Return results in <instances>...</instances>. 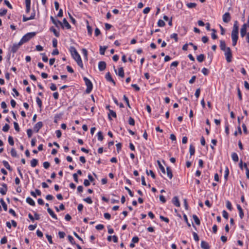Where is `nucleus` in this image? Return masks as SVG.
<instances>
[{
    "label": "nucleus",
    "instance_id": "obj_25",
    "mask_svg": "<svg viewBox=\"0 0 249 249\" xmlns=\"http://www.w3.org/2000/svg\"><path fill=\"white\" fill-rule=\"evenodd\" d=\"M2 163H3V165L4 166V167L7 169H8V170L9 171H11L12 170V169L11 168V166H10L9 164L8 163V162L6 161V160H3L2 161Z\"/></svg>",
    "mask_w": 249,
    "mask_h": 249
},
{
    "label": "nucleus",
    "instance_id": "obj_6",
    "mask_svg": "<svg viewBox=\"0 0 249 249\" xmlns=\"http://www.w3.org/2000/svg\"><path fill=\"white\" fill-rule=\"evenodd\" d=\"M222 19L225 23H228L231 19L230 14L229 12L225 13L223 15Z\"/></svg>",
    "mask_w": 249,
    "mask_h": 249
},
{
    "label": "nucleus",
    "instance_id": "obj_28",
    "mask_svg": "<svg viewBox=\"0 0 249 249\" xmlns=\"http://www.w3.org/2000/svg\"><path fill=\"white\" fill-rule=\"evenodd\" d=\"M231 158L232 160L235 161L237 162L238 161V156L237 154L236 153H233L231 154Z\"/></svg>",
    "mask_w": 249,
    "mask_h": 249
},
{
    "label": "nucleus",
    "instance_id": "obj_27",
    "mask_svg": "<svg viewBox=\"0 0 249 249\" xmlns=\"http://www.w3.org/2000/svg\"><path fill=\"white\" fill-rule=\"evenodd\" d=\"M193 219L195 221V222L196 223V224L197 225H199L200 224V221L199 219V218H198V217L196 215H193Z\"/></svg>",
    "mask_w": 249,
    "mask_h": 249
},
{
    "label": "nucleus",
    "instance_id": "obj_51",
    "mask_svg": "<svg viewBox=\"0 0 249 249\" xmlns=\"http://www.w3.org/2000/svg\"><path fill=\"white\" fill-rule=\"evenodd\" d=\"M160 218L161 220H162L167 223H169V220L167 217H164L163 216L160 215Z\"/></svg>",
    "mask_w": 249,
    "mask_h": 249
},
{
    "label": "nucleus",
    "instance_id": "obj_7",
    "mask_svg": "<svg viewBox=\"0 0 249 249\" xmlns=\"http://www.w3.org/2000/svg\"><path fill=\"white\" fill-rule=\"evenodd\" d=\"M22 45V44H20V42L19 41L18 44H13L12 48H11V52L13 53H15L17 52V51L18 50V49L19 48L20 46Z\"/></svg>",
    "mask_w": 249,
    "mask_h": 249
},
{
    "label": "nucleus",
    "instance_id": "obj_10",
    "mask_svg": "<svg viewBox=\"0 0 249 249\" xmlns=\"http://www.w3.org/2000/svg\"><path fill=\"white\" fill-rule=\"evenodd\" d=\"M2 188H0V193L2 195H5L6 194V192L7 191V185L5 183H3L2 184Z\"/></svg>",
    "mask_w": 249,
    "mask_h": 249
},
{
    "label": "nucleus",
    "instance_id": "obj_30",
    "mask_svg": "<svg viewBox=\"0 0 249 249\" xmlns=\"http://www.w3.org/2000/svg\"><path fill=\"white\" fill-rule=\"evenodd\" d=\"M63 23L67 29H70L71 28L70 24L68 23L66 18L63 19Z\"/></svg>",
    "mask_w": 249,
    "mask_h": 249
},
{
    "label": "nucleus",
    "instance_id": "obj_2",
    "mask_svg": "<svg viewBox=\"0 0 249 249\" xmlns=\"http://www.w3.org/2000/svg\"><path fill=\"white\" fill-rule=\"evenodd\" d=\"M36 35V33L35 32H31L26 34L22 37L20 40V44H23V43L28 41L30 39L34 37Z\"/></svg>",
    "mask_w": 249,
    "mask_h": 249
},
{
    "label": "nucleus",
    "instance_id": "obj_61",
    "mask_svg": "<svg viewBox=\"0 0 249 249\" xmlns=\"http://www.w3.org/2000/svg\"><path fill=\"white\" fill-rule=\"evenodd\" d=\"M27 135L28 136L29 138H30L32 137V134H33V131H32V130L31 129H28L27 130Z\"/></svg>",
    "mask_w": 249,
    "mask_h": 249
},
{
    "label": "nucleus",
    "instance_id": "obj_24",
    "mask_svg": "<svg viewBox=\"0 0 249 249\" xmlns=\"http://www.w3.org/2000/svg\"><path fill=\"white\" fill-rule=\"evenodd\" d=\"M118 75L121 77L124 76V71L123 67H121L118 70Z\"/></svg>",
    "mask_w": 249,
    "mask_h": 249
},
{
    "label": "nucleus",
    "instance_id": "obj_41",
    "mask_svg": "<svg viewBox=\"0 0 249 249\" xmlns=\"http://www.w3.org/2000/svg\"><path fill=\"white\" fill-rule=\"evenodd\" d=\"M196 3H188L187 4V6L189 8H193L196 7Z\"/></svg>",
    "mask_w": 249,
    "mask_h": 249
},
{
    "label": "nucleus",
    "instance_id": "obj_55",
    "mask_svg": "<svg viewBox=\"0 0 249 249\" xmlns=\"http://www.w3.org/2000/svg\"><path fill=\"white\" fill-rule=\"evenodd\" d=\"M202 72L205 75H207L209 73V71L207 68H204L202 69Z\"/></svg>",
    "mask_w": 249,
    "mask_h": 249
},
{
    "label": "nucleus",
    "instance_id": "obj_4",
    "mask_svg": "<svg viewBox=\"0 0 249 249\" xmlns=\"http://www.w3.org/2000/svg\"><path fill=\"white\" fill-rule=\"evenodd\" d=\"M224 51L225 52L224 54L225 55L226 59L227 62H231V61L232 58V53L230 48L227 47V50Z\"/></svg>",
    "mask_w": 249,
    "mask_h": 249
},
{
    "label": "nucleus",
    "instance_id": "obj_43",
    "mask_svg": "<svg viewBox=\"0 0 249 249\" xmlns=\"http://www.w3.org/2000/svg\"><path fill=\"white\" fill-rule=\"evenodd\" d=\"M226 207L230 211L232 209L231 204L229 200L226 201Z\"/></svg>",
    "mask_w": 249,
    "mask_h": 249
},
{
    "label": "nucleus",
    "instance_id": "obj_19",
    "mask_svg": "<svg viewBox=\"0 0 249 249\" xmlns=\"http://www.w3.org/2000/svg\"><path fill=\"white\" fill-rule=\"evenodd\" d=\"M47 211L48 212V213L52 216V217L55 219H57V217L56 215V214L54 213V212L53 211V210L48 208L47 209Z\"/></svg>",
    "mask_w": 249,
    "mask_h": 249
},
{
    "label": "nucleus",
    "instance_id": "obj_3",
    "mask_svg": "<svg viewBox=\"0 0 249 249\" xmlns=\"http://www.w3.org/2000/svg\"><path fill=\"white\" fill-rule=\"evenodd\" d=\"M83 79H84V80L85 82V84L87 86V89L86 90V92L87 93H89L92 89V87H93L92 84L91 82L88 78H87L86 77H84Z\"/></svg>",
    "mask_w": 249,
    "mask_h": 249
},
{
    "label": "nucleus",
    "instance_id": "obj_32",
    "mask_svg": "<svg viewBox=\"0 0 249 249\" xmlns=\"http://www.w3.org/2000/svg\"><path fill=\"white\" fill-rule=\"evenodd\" d=\"M87 22V29H88V34L91 36V34H92V28L89 25V21L88 20H87L86 21Z\"/></svg>",
    "mask_w": 249,
    "mask_h": 249
},
{
    "label": "nucleus",
    "instance_id": "obj_45",
    "mask_svg": "<svg viewBox=\"0 0 249 249\" xmlns=\"http://www.w3.org/2000/svg\"><path fill=\"white\" fill-rule=\"evenodd\" d=\"M10 126L8 124H5L2 127V131L7 132L9 129Z\"/></svg>",
    "mask_w": 249,
    "mask_h": 249
},
{
    "label": "nucleus",
    "instance_id": "obj_56",
    "mask_svg": "<svg viewBox=\"0 0 249 249\" xmlns=\"http://www.w3.org/2000/svg\"><path fill=\"white\" fill-rule=\"evenodd\" d=\"M25 4H26V11L27 13H29L30 11L31 3H25Z\"/></svg>",
    "mask_w": 249,
    "mask_h": 249
},
{
    "label": "nucleus",
    "instance_id": "obj_35",
    "mask_svg": "<svg viewBox=\"0 0 249 249\" xmlns=\"http://www.w3.org/2000/svg\"><path fill=\"white\" fill-rule=\"evenodd\" d=\"M50 31L53 32L54 35L58 37L59 36V33L58 32L56 29H55L53 27H51L50 28Z\"/></svg>",
    "mask_w": 249,
    "mask_h": 249
},
{
    "label": "nucleus",
    "instance_id": "obj_54",
    "mask_svg": "<svg viewBox=\"0 0 249 249\" xmlns=\"http://www.w3.org/2000/svg\"><path fill=\"white\" fill-rule=\"evenodd\" d=\"M222 215H223V216L225 219H228L229 214H228V213L225 210L223 211Z\"/></svg>",
    "mask_w": 249,
    "mask_h": 249
},
{
    "label": "nucleus",
    "instance_id": "obj_34",
    "mask_svg": "<svg viewBox=\"0 0 249 249\" xmlns=\"http://www.w3.org/2000/svg\"><path fill=\"white\" fill-rule=\"evenodd\" d=\"M211 31L213 32L212 33V38L213 39H216L217 38V35L215 34V33L216 32V30L214 29H213L211 30Z\"/></svg>",
    "mask_w": 249,
    "mask_h": 249
},
{
    "label": "nucleus",
    "instance_id": "obj_1",
    "mask_svg": "<svg viewBox=\"0 0 249 249\" xmlns=\"http://www.w3.org/2000/svg\"><path fill=\"white\" fill-rule=\"evenodd\" d=\"M238 26L237 21L234 22L233 29L231 32V38L232 41V45L235 46L238 38Z\"/></svg>",
    "mask_w": 249,
    "mask_h": 249
},
{
    "label": "nucleus",
    "instance_id": "obj_9",
    "mask_svg": "<svg viewBox=\"0 0 249 249\" xmlns=\"http://www.w3.org/2000/svg\"><path fill=\"white\" fill-rule=\"evenodd\" d=\"M98 68L100 71L105 70L106 68V63L105 61H100L98 64Z\"/></svg>",
    "mask_w": 249,
    "mask_h": 249
},
{
    "label": "nucleus",
    "instance_id": "obj_64",
    "mask_svg": "<svg viewBox=\"0 0 249 249\" xmlns=\"http://www.w3.org/2000/svg\"><path fill=\"white\" fill-rule=\"evenodd\" d=\"M139 238L137 236H135V237H133V238L132 239V242L133 243H137L139 242Z\"/></svg>",
    "mask_w": 249,
    "mask_h": 249
},
{
    "label": "nucleus",
    "instance_id": "obj_20",
    "mask_svg": "<svg viewBox=\"0 0 249 249\" xmlns=\"http://www.w3.org/2000/svg\"><path fill=\"white\" fill-rule=\"evenodd\" d=\"M237 208L239 212V216H240V218L242 219V218H243V217L244 216V213H243V210H242L241 207L240 206V205H239V204L237 205Z\"/></svg>",
    "mask_w": 249,
    "mask_h": 249
},
{
    "label": "nucleus",
    "instance_id": "obj_23",
    "mask_svg": "<svg viewBox=\"0 0 249 249\" xmlns=\"http://www.w3.org/2000/svg\"><path fill=\"white\" fill-rule=\"evenodd\" d=\"M26 202L29 204L30 205H31V206H35V201L33 200V199L32 198H31V197H28L27 198H26Z\"/></svg>",
    "mask_w": 249,
    "mask_h": 249
},
{
    "label": "nucleus",
    "instance_id": "obj_22",
    "mask_svg": "<svg viewBox=\"0 0 249 249\" xmlns=\"http://www.w3.org/2000/svg\"><path fill=\"white\" fill-rule=\"evenodd\" d=\"M111 238H113V241L114 243H117L118 242V237L116 235L113 236H108L107 237V240L108 241H111Z\"/></svg>",
    "mask_w": 249,
    "mask_h": 249
},
{
    "label": "nucleus",
    "instance_id": "obj_39",
    "mask_svg": "<svg viewBox=\"0 0 249 249\" xmlns=\"http://www.w3.org/2000/svg\"><path fill=\"white\" fill-rule=\"evenodd\" d=\"M8 142H9L10 145H14V142L13 137L12 136H9L8 137Z\"/></svg>",
    "mask_w": 249,
    "mask_h": 249
},
{
    "label": "nucleus",
    "instance_id": "obj_57",
    "mask_svg": "<svg viewBox=\"0 0 249 249\" xmlns=\"http://www.w3.org/2000/svg\"><path fill=\"white\" fill-rule=\"evenodd\" d=\"M82 51L84 55V56L85 57L86 59L88 60V52L87 50L86 49H83Z\"/></svg>",
    "mask_w": 249,
    "mask_h": 249
},
{
    "label": "nucleus",
    "instance_id": "obj_50",
    "mask_svg": "<svg viewBox=\"0 0 249 249\" xmlns=\"http://www.w3.org/2000/svg\"><path fill=\"white\" fill-rule=\"evenodd\" d=\"M84 201L88 203V204H91L92 203V200H91V198L89 197H88L86 198H84Z\"/></svg>",
    "mask_w": 249,
    "mask_h": 249
},
{
    "label": "nucleus",
    "instance_id": "obj_36",
    "mask_svg": "<svg viewBox=\"0 0 249 249\" xmlns=\"http://www.w3.org/2000/svg\"><path fill=\"white\" fill-rule=\"evenodd\" d=\"M158 163L159 166V168L162 173L165 174V170L164 167L161 165L160 161H158Z\"/></svg>",
    "mask_w": 249,
    "mask_h": 249
},
{
    "label": "nucleus",
    "instance_id": "obj_42",
    "mask_svg": "<svg viewBox=\"0 0 249 249\" xmlns=\"http://www.w3.org/2000/svg\"><path fill=\"white\" fill-rule=\"evenodd\" d=\"M123 99H124V101L125 102V103H126L127 106L129 108H131L130 106L129 105L128 98L126 96V95H124Z\"/></svg>",
    "mask_w": 249,
    "mask_h": 249
},
{
    "label": "nucleus",
    "instance_id": "obj_17",
    "mask_svg": "<svg viewBox=\"0 0 249 249\" xmlns=\"http://www.w3.org/2000/svg\"><path fill=\"white\" fill-rule=\"evenodd\" d=\"M220 47L221 50L223 51L227 50V47H226L225 41H224V40L220 41Z\"/></svg>",
    "mask_w": 249,
    "mask_h": 249
},
{
    "label": "nucleus",
    "instance_id": "obj_8",
    "mask_svg": "<svg viewBox=\"0 0 249 249\" xmlns=\"http://www.w3.org/2000/svg\"><path fill=\"white\" fill-rule=\"evenodd\" d=\"M247 24H244L241 29L240 30V35L241 36L243 37L247 34Z\"/></svg>",
    "mask_w": 249,
    "mask_h": 249
},
{
    "label": "nucleus",
    "instance_id": "obj_63",
    "mask_svg": "<svg viewBox=\"0 0 249 249\" xmlns=\"http://www.w3.org/2000/svg\"><path fill=\"white\" fill-rule=\"evenodd\" d=\"M193 236H194V238L196 242H198L199 241V237L197 235V233L195 232H193Z\"/></svg>",
    "mask_w": 249,
    "mask_h": 249
},
{
    "label": "nucleus",
    "instance_id": "obj_53",
    "mask_svg": "<svg viewBox=\"0 0 249 249\" xmlns=\"http://www.w3.org/2000/svg\"><path fill=\"white\" fill-rule=\"evenodd\" d=\"M171 38H174L176 42H177L178 40V35L176 33H174L171 35Z\"/></svg>",
    "mask_w": 249,
    "mask_h": 249
},
{
    "label": "nucleus",
    "instance_id": "obj_38",
    "mask_svg": "<svg viewBox=\"0 0 249 249\" xmlns=\"http://www.w3.org/2000/svg\"><path fill=\"white\" fill-rule=\"evenodd\" d=\"M97 137H98V140L100 141H102L104 139L103 134H102V132H101V131L98 132V133H97Z\"/></svg>",
    "mask_w": 249,
    "mask_h": 249
},
{
    "label": "nucleus",
    "instance_id": "obj_16",
    "mask_svg": "<svg viewBox=\"0 0 249 249\" xmlns=\"http://www.w3.org/2000/svg\"><path fill=\"white\" fill-rule=\"evenodd\" d=\"M51 19L52 22L56 26H58V24L62 25V22L60 21H59V20H55L53 16L51 17Z\"/></svg>",
    "mask_w": 249,
    "mask_h": 249
},
{
    "label": "nucleus",
    "instance_id": "obj_44",
    "mask_svg": "<svg viewBox=\"0 0 249 249\" xmlns=\"http://www.w3.org/2000/svg\"><path fill=\"white\" fill-rule=\"evenodd\" d=\"M128 123L131 125H134L135 124V121L131 117L129 118Z\"/></svg>",
    "mask_w": 249,
    "mask_h": 249
},
{
    "label": "nucleus",
    "instance_id": "obj_18",
    "mask_svg": "<svg viewBox=\"0 0 249 249\" xmlns=\"http://www.w3.org/2000/svg\"><path fill=\"white\" fill-rule=\"evenodd\" d=\"M111 116H112L114 118L116 117V114L115 111L109 109V113L108 114V119L109 120H111Z\"/></svg>",
    "mask_w": 249,
    "mask_h": 249
},
{
    "label": "nucleus",
    "instance_id": "obj_52",
    "mask_svg": "<svg viewBox=\"0 0 249 249\" xmlns=\"http://www.w3.org/2000/svg\"><path fill=\"white\" fill-rule=\"evenodd\" d=\"M14 128H15V130L17 132H19L20 130V128H19L18 124L17 122H14Z\"/></svg>",
    "mask_w": 249,
    "mask_h": 249
},
{
    "label": "nucleus",
    "instance_id": "obj_11",
    "mask_svg": "<svg viewBox=\"0 0 249 249\" xmlns=\"http://www.w3.org/2000/svg\"><path fill=\"white\" fill-rule=\"evenodd\" d=\"M106 79L107 81L112 82L114 85H115V82L112 79L110 72H108L106 74Z\"/></svg>",
    "mask_w": 249,
    "mask_h": 249
},
{
    "label": "nucleus",
    "instance_id": "obj_40",
    "mask_svg": "<svg viewBox=\"0 0 249 249\" xmlns=\"http://www.w3.org/2000/svg\"><path fill=\"white\" fill-rule=\"evenodd\" d=\"M165 25V23L164 21H163L161 19L159 20V21L158 22V25L159 27H163V26H164Z\"/></svg>",
    "mask_w": 249,
    "mask_h": 249
},
{
    "label": "nucleus",
    "instance_id": "obj_33",
    "mask_svg": "<svg viewBox=\"0 0 249 249\" xmlns=\"http://www.w3.org/2000/svg\"><path fill=\"white\" fill-rule=\"evenodd\" d=\"M189 152L191 156L194 155L195 152V147L191 144L190 145Z\"/></svg>",
    "mask_w": 249,
    "mask_h": 249
},
{
    "label": "nucleus",
    "instance_id": "obj_60",
    "mask_svg": "<svg viewBox=\"0 0 249 249\" xmlns=\"http://www.w3.org/2000/svg\"><path fill=\"white\" fill-rule=\"evenodd\" d=\"M50 89L53 91L56 90L57 89L56 85L53 83H52L51 84Z\"/></svg>",
    "mask_w": 249,
    "mask_h": 249
},
{
    "label": "nucleus",
    "instance_id": "obj_47",
    "mask_svg": "<svg viewBox=\"0 0 249 249\" xmlns=\"http://www.w3.org/2000/svg\"><path fill=\"white\" fill-rule=\"evenodd\" d=\"M36 103L38 105L39 107H42V101L41 99L39 97H36Z\"/></svg>",
    "mask_w": 249,
    "mask_h": 249
},
{
    "label": "nucleus",
    "instance_id": "obj_62",
    "mask_svg": "<svg viewBox=\"0 0 249 249\" xmlns=\"http://www.w3.org/2000/svg\"><path fill=\"white\" fill-rule=\"evenodd\" d=\"M43 167L45 169H48L50 167V163L48 161H45V162H43Z\"/></svg>",
    "mask_w": 249,
    "mask_h": 249
},
{
    "label": "nucleus",
    "instance_id": "obj_14",
    "mask_svg": "<svg viewBox=\"0 0 249 249\" xmlns=\"http://www.w3.org/2000/svg\"><path fill=\"white\" fill-rule=\"evenodd\" d=\"M201 247L203 249H209L210 246L208 243L204 241H202L201 242Z\"/></svg>",
    "mask_w": 249,
    "mask_h": 249
},
{
    "label": "nucleus",
    "instance_id": "obj_31",
    "mask_svg": "<svg viewBox=\"0 0 249 249\" xmlns=\"http://www.w3.org/2000/svg\"><path fill=\"white\" fill-rule=\"evenodd\" d=\"M146 173L147 175H150L153 178L155 179L156 178L155 175L154 173V172H153V171H152V170L148 171L147 170H146Z\"/></svg>",
    "mask_w": 249,
    "mask_h": 249
},
{
    "label": "nucleus",
    "instance_id": "obj_46",
    "mask_svg": "<svg viewBox=\"0 0 249 249\" xmlns=\"http://www.w3.org/2000/svg\"><path fill=\"white\" fill-rule=\"evenodd\" d=\"M11 156L13 157H16L17 156V151L14 148H12L11 150Z\"/></svg>",
    "mask_w": 249,
    "mask_h": 249
},
{
    "label": "nucleus",
    "instance_id": "obj_29",
    "mask_svg": "<svg viewBox=\"0 0 249 249\" xmlns=\"http://www.w3.org/2000/svg\"><path fill=\"white\" fill-rule=\"evenodd\" d=\"M204 55L203 54H200L197 56L196 59L199 62H202L204 60Z\"/></svg>",
    "mask_w": 249,
    "mask_h": 249
},
{
    "label": "nucleus",
    "instance_id": "obj_15",
    "mask_svg": "<svg viewBox=\"0 0 249 249\" xmlns=\"http://www.w3.org/2000/svg\"><path fill=\"white\" fill-rule=\"evenodd\" d=\"M70 51L71 52L72 57L78 53L75 47L73 46L70 47Z\"/></svg>",
    "mask_w": 249,
    "mask_h": 249
},
{
    "label": "nucleus",
    "instance_id": "obj_49",
    "mask_svg": "<svg viewBox=\"0 0 249 249\" xmlns=\"http://www.w3.org/2000/svg\"><path fill=\"white\" fill-rule=\"evenodd\" d=\"M69 241L73 245L75 244V242L73 238L71 235H68V236Z\"/></svg>",
    "mask_w": 249,
    "mask_h": 249
},
{
    "label": "nucleus",
    "instance_id": "obj_21",
    "mask_svg": "<svg viewBox=\"0 0 249 249\" xmlns=\"http://www.w3.org/2000/svg\"><path fill=\"white\" fill-rule=\"evenodd\" d=\"M166 171L167 176L169 177L170 179H171L173 177V174L171 169L170 167H167L166 168Z\"/></svg>",
    "mask_w": 249,
    "mask_h": 249
},
{
    "label": "nucleus",
    "instance_id": "obj_59",
    "mask_svg": "<svg viewBox=\"0 0 249 249\" xmlns=\"http://www.w3.org/2000/svg\"><path fill=\"white\" fill-rule=\"evenodd\" d=\"M229 169H228V167H226V169L225 171V175H224V178H225L226 180L227 179V178L229 175Z\"/></svg>",
    "mask_w": 249,
    "mask_h": 249
},
{
    "label": "nucleus",
    "instance_id": "obj_37",
    "mask_svg": "<svg viewBox=\"0 0 249 249\" xmlns=\"http://www.w3.org/2000/svg\"><path fill=\"white\" fill-rule=\"evenodd\" d=\"M107 47L106 46H100V53L101 55H104L105 54V52L107 49Z\"/></svg>",
    "mask_w": 249,
    "mask_h": 249
},
{
    "label": "nucleus",
    "instance_id": "obj_13",
    "mask_svg": "<svg viewBox=\"0 0 249 249\" xmlns=\"http://www.w3.org/2000/svg\"><path fill=\"white\" fill-rule=\"evenodd\" d=\"M173 203L177 207L180 206V203L177 196H174L172 199Z\"/></svg>",
    "mask_w": 249,
    "mask_h": 249
},
{
    "label": "nucleus",
    "instance_id": "obj_26",
    "mask_svg": "<svg viewBox=\"0 0 249 249\" xmlns=\"http://www.w3.org/2000/svg\"><path fill=\"white\" fill-rule=\"evenodd\" d=\"M37 163L38 160L36 159H34L32 160L31 161V165L32 167H36L37 165Z\"/></svg>",
    "mask_w": 249,
    "mask_h": 249
},
{
    "label": "nucleus",
    "instance_id": "obj_48",
    "mask_svg": "<svg viewBox=\"0 0 249 249\" xmlns=\"http://www.w3.org/2000/svg\"><path fill=\"white\" fill-rule=\"evenodd\" d=\"M7 10L5 9H0V16H4L7 13Z\"/></svg>",
    "mask_w": 249,
    "mask_h": 249
},
{
    "label": "nucleus",
    "instance_id": "obj_12",
    "mask_svg": "<svg viewBox=\"0 0 249 249\" xmlns=\"http://www.w3.org/2000/svg\"><path fill=\"white\" fill-rule=\"evenodd\" d=\"M42 123L41 122H39L35 124L34 126V130L36 131V132H38L39 130L42 127Z\"/></svg>",
    "mask_w": 249,
    "mask_h": 249
},
{
    "label": "nucleus",
    "instance_id": "obj_58",
    "mask_svg": "<svg viewBox=\"0 0 249 249\" xmlns=\"http://www.w3.org/2000/svg\"><path fill=\"white\" fill-rule=\"evenodd\" d=\"M46 238H47L50 244H53V242L52 238L51 235H48V234H46Z\"/></svg>",
    "mask_w": 249,
    "mask_h": 249
},
{
    "label": "nucleus",
    "instance_id": "obj_5",
    "mask_svg": "<svg viewBox=\"0 0 249 249\" xmlns=\"http://www.w3.org/2000/svg\"><path fill=\"white\" fill-rule=\"evenodd\" d=\"M72 58L75 60V61L77 62V65L81 67L82 69H83V64L82 61L81 60L80 55L79 53L74 55L72 56Z\"/></svg>",
    "mask_w": 249,
    "mask_h": 249
}]
</instances>
